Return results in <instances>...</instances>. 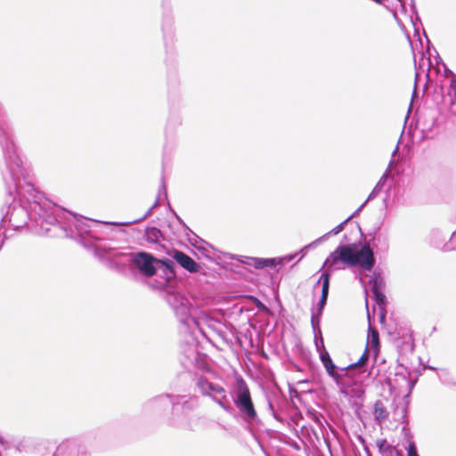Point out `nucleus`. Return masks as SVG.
<instances>
[{
    "instance_id": "nucleus-1",
    "label": "nucleus",
    "mask_w": 456,
    "mask_h": 456,
    "mask_svg": "<svg viewBox=\"0 0 456 456\" xmlns=\"http://www.w3.org/2000/svg\"><path fill=\"white\" fill-rule=\"evenodd\" d=\"M0 147L5 163L2 176L12 200H6V205L2 208L0 229L8 224L14 231L27 226L39 235H48L50 224L56 221L53 212L54 203L35 188L30 167L19 155L12 128L1 103Z\"/></svg>"
},
{
    "instance_id": "nucleus-2",
    "label": "nucleus",
    "mask_w": 456,
    "mask_h": 456,
    "mask_svg": "<svg viewBox=\"0 0 456 456\" xmlns=\"http://www.w3.org/2000/svg\"><path fill=\"white\" fill-rule=\"evenodd\" d=\"M104 248L108 250V254L102 264L107 268L119 273H124L129 268L133 274L148 278L158 275L150 285L160 290L166 302L167 295L178 294L181 291L180 281L175 273L176 265L171 259H159L153 254L143 250L128 252L113 245Z\"/></svg>"
},
{
    "instance_id": "nucleus-3",
    "label": "nucleus",
    "mask_w": 456,
    "mask_h": 456,
    "mask_svg": "<svg viewBox=\"0 0 456 456\" xmlns=\"http://www.w3.org/2000/svg\"><path fill=\"white\" fill-rule=\"evenodd\" d=\"M56 221L50 224L51 237H65L77 240L85 248L91 250L94 256L103 262L108 250L104 248H111L113 241V231H106L102 226L117 225L116 222H99L94 219L86 218L64 208L54 204L53 208Z\"/></svg>"
},
{
    "instance_id": "nucleus-4",
    "label": "nucleus",
    "mask_w": 456,
    "mask_h": 456,
    "mask_svg": "<svg viewBox=\"0 0 456 456\" xmlns=\"http://www.w3.org/2000/svg\"><path fill=\"white\" fill-rule=\"evenodd\" d=\"M167 303L177 321L188 330L196 328L207 338H208V330L220 338L224 337V325L222 322L194 305L182 291L178 294L167 295Z\"/></svg>"
},
{
    "instance_id": "nucleus-5",
    "label": "nucleus",
    "mask_w": 456,
    "mask_h": 456,
    "mask_svg": "<svg viewBox=\"0 0 456 456\" xmlns=\"http://www.w3.org/2000/svg\"><path fill=\"white\" fill-rule=\"evenodd\" d=\"M359 243L353 242L338 245L325 259L319 272L341 270L346 267H359L370 272L376 264V257L370 244H362L358 248Z\"/></svg>"
},
{
    "instance_id": "nucleus-6",
    "label": "nucleus",
    "mask_w": 456,
    "mask_h": 456,
    "mask_svg": "<svg viewBox=\"0 0 456 456\" xmlns=\"http://www.w3.org/2000/svg\"><path fill=\"white\" fill-rule=\"evenodd\" d=\"M188 404L187 395L165 393L147 400L142 404V411L161 415L170 409L171 414L167 422L170 426L178 427L184 418L183 410L188 407Z\"/></svg>"
},
{
    "instance_id": "nucleus-7",
    "label": "nucleus",
    "mask_w": 456,
    "mask_h": 456,
    "mask_svg": "<svg viewBox=\"0 0 456 456\" xmlns=\"http://www.w3.org/2000/svg\"><path fill=\"white\" fill-rule=\"evenodd\" d=\"M230 395L243 422L248 426H255L260 423L249 387L241 375L238 374L235 376V386L230 391Z\"/></svg>"
},
{
    "instance_id": "nucleus-8",
    "label": "nucleus",
    "mask_w": 456,
    "mask_h": 456,
    "mask_svg": "<svg viewBox=\"0 0 456 456\" xmlns=\"http://www.w3.org/2000/svg\"><path fill=\"white\" fill-rule=\"evenodd\" d=\"M192 381L193 389L196 394L202 397L209 398L225 412L231 415L235 413V408L232 405L228 393L222 385L210 381L204 375H195Z\"/></svg>"
},
{
    "instance_id": "nucleus-9",
    "label": "nucleus",
    "mask_w": 456,
    "mask_h": 456,
    "mask_svg": "<svg viewBox=\"0 0 456 456\" xmlns=\"http://www.w3.org/2000/svg\"><path fill=\"white\" fill-rule=\"evenodd\" d=\"M319 358L322 363L327 374L330 377L336 385L339 387V392L343 395H348V387H351V379L348 378V367H339L336 365L328 351L320 352Z\"/></svg>"
},
{
    "instance_id": "nucleus-10",
    "label": "nucleus",
    "mask_w": 456,
    "mask_h": 456,
    "mask_svg": "<svg viewBox=\"0 0 456 456\" xmlns=\"http://www.w3.org/2000/svg\"><path fill=\"white\" fill-rule=\"evenodd\" d=\"M319 358L322 363L327 374L330 377L336 385L339 387V392L343 395H348V387H351V379L348 378V367H339L336 365L328 351L320 352Z\"/></svg>"
},
{
    "instance_id": "nucleus-11",
    "label": "nucleus",
    "mask_w": 456,
    "mask_h": 456,
    "mask_svg": "<svg viewBox=\"0 0 456 456\" xmlns=\"http://www.w3.org/2000/svg\"><path fill=\"white\" fill-rule=\"evenodd\" d=\"M387 332L395 339V346L399 354L397 362L407 353H413L415 345L412 330L410 328H397L395 326L394 330L388 329Z\"/></svg>"
},
{
    "instance_id": "nucleus-12",
    "label": "nucleus",
    "mask_w": 456,
    "mask_h": 456,
    "mask_svg": "<svg viewBox=\"0 0 456 456\" xmlns=\"http://www.w3.org/2000/svg\"><path fill=\"white\" fill-rule=\"evenodd\" d=\"M370 289L374 302L379 308V322L384 324L387 318V297L383 292V279L379 273H373L372 277L369 280Z\"/></svg>"
},
{
    "instance_id": "nucleus-13",
    "label": "nucleus",
    "mask_w": 456,
    "mask_h": 456,
    "mask_svg": "<svg viewBox=\"0 0 456 456\" xmlns=\"http://www.w3.org/2000/svg\"><path fill=\"white\" fill-rule=\"evenodd\" d=\"M447 235H444L440 229H433L428 236L429 244L443 251H452L456 249V232H453L447 242L445 240Z\"/></svg>"
},
{
    "instance_id": "nucleus-14",
    "label": "nucleus",
    "mask_w": 456,
    "mask_h": 456,
    "mask_svg": "<svg viewBox=\"0 0 456 456\" xmlns=\"http://www.w3.org/2000/svg\"><path fill=\"white\" fill-rule=\"evenodd\" d=\"M416 379H412L410 377H406V373H404L403 371H396L395 373V379L387 377L384 379V384H386L388 387L391 392L395 390L396 387H401L403 386V384H405L408 388V394L404 395V398H408L410 396L411 391L413 390L416 385Z\"/></svg>"
},
{
    "instance_id": "nucleus-15",
    "label": "nucleus",
    "mask_w": 456,
    "mask_h": 456,
    "mask_svg": "<svg viewBox=\"0 0 456 456\" xmlns=\"http://www.w3.org/2000/svg\"><path fill=\"white\" fill-rule=\"evenodd\" d=\"M171 256L173 262L177 263L181 267L191 273L200 271V265L193 260L189 255L179 249H174Z\"/></svg>"
},
{
    "instance_id": "nucleus-16",
    "label": "nucleus",
    "mask_w": 456,
    "mask_h": 456,
    "mask_svg": "<svg viewBox=\"0 0 456 456\" xmlns=\"http://www.w3.org/2000/svg\"><path fill=\"white\" fill-rule=\"evenodd\" d=\"M265 397L267 401L268 409L271 411L273 417L280 422L285 421V418L281 411V408L282 405L287 403L286 398L282 397L281 395L276 393L266 395Z\"/></svg>"
},
{
    "instance_id": "nucleus-17",
    "label": "nucleus",
    "mask_w": 456,
    "mask_h": 456,
    "mask_svg": "<svg viewBox=\"0 0 456 456\" xmlns=\"http://www.w3.org/2000/svg\"><path fill=\"white\" fill-rule=\"evenodd\" d=\"M370 356L367 354V350L365 349L364 353L362 354V356L359 358V360L355 362H353L346 367H348V379L352 380V376H357L362 375L365 372H367V364L369 362Z\"/></svg>"
},
{
    "instance_id": "nucleus-18",
    "label": "nucleus",
    "mask_w": 456,
    "mask_h": 456,
    "mask_svg": "<svg viewBox=\"0 0 456 456\" xmlns=\"http://www.w3.org/2000/svg\"><path fill=\"white\" fill-rule=\"evenodd\" d=\"M173 19L170 15L165 13L162 18V32L163 40L166 47L168 45V42L173 40Z\"/></svg>"
},
{
    "instance_id": "nucleus-19",
    "label": "nucleus",
    "mask_w": 456,
    "mask_h": 456,
    "mask_svg": "<svg viewBox=\"0 0 456 456\" xmlns=\"http://www.w3.org/2000/svg\"><path fill=\"white\" fill-rule=\"evenodd\" d=\"M143 238L149 243L158 244L162 247L160 240H164V235L162 232L155 226L146 227Z\"/></svg>"
},
{
    "instance_id": "nucleus-20",
    "label": "nucleus",
    "mask_w": 456,
    "mask_h": 456,
    "mask_svg": "<svg viewBox=\"0 0 456 456\" xmlns=\"http://www.w3.org/2000/svg\"><path fill=\"white\" fill-rule=\"evenodd\" d=\"M370 346L374 354H377L380 349L379 333L377 329L372 328L370 325L368 327L367 334V346Z\"/></svg>"
},
{
    "instance_id": "nucleus-21",
    "label": "nucleus",
    "mask_w": 456,
    "mask_h": 456,
    "mask_svg": "<svg viewBox=\"0 0 456 456\" xmlns=\"http://www.w3.org/2000/svg\"><path fill=\"white\" fill-rule=\"evenodd\" d=\"M331 273L330 271H322L321 276L318 281L314 284V288H316L320 283L322 284L321 297L325 299H328L329 292H330V284Z\"/></svg>"
},
{
    "instance_id": "nucleus-22",
    "label": "nucleus",
    "mask_w": 456,
    "mask_h": 456,
    "mask_svg": "<svg viewBox=\"0 0 456 456\" xmlns=\"http://www.w3.org/2000/svg\"><path fill=\"white\" fill-rule=\"evenodd\" d=\"M373 415L375 420L382 422L388 417V412L381 400H377L373 405Z\"/></svg>"
},
{
    "instance_id": "nucleus-23",
    "label": "nucleus",
    "mask_w": 456,
    "mask_h": 456,
    "mask_svg": "<svg viewBox=\"0 0 456 456\" xmlns=\"http://www.w3.org/2000/svg\"><path fill=\"white\" fill-rule=\"evenodd\" d=\"M387 177V172L386 171L380 177L379 182L376 183L372 191L370 192L369 196L366 199V202L374 200L379 195V193L382 191L384 185L386 184Z\"/></svg>"
},
{
    "instance_id": "nucleus-24",
    "label": "nucleus",
    "mask_w": 456,
    "mask_h": 456,
    "mask_svg": "<svg viewBox=\"0 0 456 456\" xmlns=\"http://www.w3.org/2000/svg\"><path fill=\"white\" fill-rule=\"evenodd\" d=\"M192 354H193L195 365L199 369H200L202 370H206V371H210L209 366L206 361L207 355L205 354H200L199 352L193 350Z\"/></svg>"
},
{
    "instance_id": "nucleus-25",
    "label": "nucleus",
    "mask_w": 456,
    "mask_h": 456,
    "mask_svg": "<svg viewBox=\"0 0 456 456\" xmlns=\"http://www.w3.org/2000/svg\"><path fill=\"white\" fill-rule=\"evenodd\" d=\"M256 261V269H263L265 267H276L279 263L277 258H262L259 257Z\"/></svg>"
},
{
    "instance_id": "nucleus-26",
    "label": "nucleus",
    "mask_w": 456,
    "mask_h": 456,
    "mask_svg": "<svg viewBox=\"0 0 456 456\" xmlns=\"http://www.w3.org/2000/svg\"><path fill=\"white\" fill-rule=\"evenodd\" d=\"M405 438L407 439L408 444L406 446L407 456H419L415 442L411 439L410 432L405 433Z\"/></svg>"
},
{
    "instance_id": "nucleus-27",
    "label": "nucleus",
    "mask_w": 456,
    "mask_h": 456,
    "mask_svg": "<svg viewBox=\"0 0 456 456\" xmlns=\"http://www.w3.org/2000/svg\"><path fill=\"white\" fill-rule=\"evenodd\" d=\"M327 300L323 297H320L315 307L311 309V316L322 318L323 310L327 305Z\"/></svg>"
},
{
    "instance_id": "nucleus-28",
    "label": "nucleus",
    "mask_w": 456,
    "mask_h": 456,
    "mask_svg": "<svg viewBox=\"0 0 456 456\" xmlns=\"http://www.w3.org/2000/svg\"><path fill=\"white\" fill-rule=\"evenodd\" d=\"M311 325L313 329V332L314 335V339L322 337V330H321V318L311 316Z\"/></svg>"
},
{
    "instance_id": "nucleus-29",
    "label": "nucleus",
    "mask_w": 456,
    "mask_h": 456,
    "mask_svg": "<svg viewBox=\"0 0 456 456\" xmlns=\"http://www.w3.org/2000/svg\"><path fill=\"white\" fill-rule=\"evenodd\" d=\"M173 216L175 217V219L177 220V222L184 228V230L187 232V235L189 233L192 234L193 237H194V240L195 241H202L204 242V240L202 239H200L196 233H194L189 227L188 225L184 223V221L177 215V213L175 211H173Z\"/></svg>"
},
{
    "instance_id": "nucleus-30",
    "label": "nucleus",
    "mask_w": 456,
    "mask_h": 456,
    "mask_svg": "<svg viewBox=\"0 0 456 456\" xmlns=\"http://www.w3.org/2000/svg\"><path fill=\"white\" fill-rule=\"evenodd\" d=\"M377 447L380 453L389 452L394 449V446L389 444L386 438L379 439L377 441Z\"/></svg>"
},
{
    "instance_id": "nucleus-31",
    "label": "nucleus",
    "mask_w": 456,
    "mask_h": 456,
    "mask_svg": "<svg viewBox=\"0 0 456 456\" xmlns=\"http://www.w3.org/2000/svg\"><path fill=\"white\" fill-rule=\"evenodd\" d=\"M354 377L352 376L351 387H348V396H355L356 398H362L364 395V390L361 387H353L354 385ZM347 397V395H346Z\"/></svg>"
},
{
    "instance_id": "nucleus-32",
    "label": "nucleus",
    "mask_w": 456,
    "mask_h": 456,
    "mask_svg": "<svg viewBox=\"0 0 456 456\" xmlns=\"http://www.w3.org/2000/svg\"><path fill=\"white\" fill-rule=\"evenodd\" d=\"M414 66H415V84H417V80L419 79L420 73L425 71V63L417 62L414 59ZM417 85H414V90L412 93V97H414L416 94Z\"/></svg>"
},
{
    "instance_id": "nucleus-33",
    "label": "nucleus",
    "mask_w": 456,
    "mask_h": 456,
    "mask_svg": "<svg viewBox=\"0 0 456 456\" xmlns=\"http://www.w3.org/2000/svg\"><path fill=\"white\" fill-rule=\"evenodd\" d=\"M259 257L238 256L237 259L243 265L253 266L256 269V261Z\"/></svg>"
},
{
    "instance_id": "nucleus-34",
    "label": "nucleus",
    "mask_w": 456,
    "mask_h": 456,
    "mask_svg": "<svg viewBox=\"0 0 456 456\" xmlns=\"http://www.w3.org/2000/svg\"><path fill=\"white\" fill-rule=\"evenodd\" d=\"M153 208L151 207L146 212L144 215H142L141 217H138L136 219H134L132 221H129V222H124V223H118V226L119 225H130L132 224H135V223H139L144 219H146L149 216L151 215L152 211H153Z\"/></svg>"
},
{
    "instance_id": "nucleus-35",
    "label": "nucleus",
    "mask_w": 456,
    "mask_h": 456,
    "mask_svg": "<svg viewBox=\"0 0 456 456\" xmlns=\"http://www.w3.org/2000/svg\"><path fill=\"white\" fill-rule=\"evenodd\" d=\"M153 208L151 207L146 212L144 215H142L141 217H138L136 219H134L132 221H129V222H124V223H118V226L119 225H130L132 224H135V223H139L144 219H146L149 216L151 215L152 211H153Z\"/></svg>"
},
{
    "instance_id": "nucleus-36",
    "label": "nucleus",
    "mask_w": 456,
    "mask_h": 456,
    "mask_svg": "<svg viewBox=\"0 0 456 456\" xmlns=\"http://www.w3.org/2000/svg\"><path fill=\"white\" fill-rule=\"evenodd\" d=\"M14 439L13 437L5 438L1 433H0V446L7 451L10 450L13 446Z\"/></svg>"
},
{
    "instance_id": "nucleus-37",
    "label": "nucleus",
    "mask_w": 456,
    "mask_h": 456,
    "mask_svg": "<svg viewBox=\"0 0 456 456\" xmlns=\"http://www.w3.org/2000/svg\"><path fill=\"white\" fill-rule=\"evenodd\" d=\"M349 222V218H346L345 219L342 223H340L339 224H338L336 227H334L333 229H331L330 231V233L331 235H337L340 232H342L345 228V225Z\"/></svg>"
},
{
    "instance_id": "nucleus-38",
    "label": "nucleus",
    "mask_w": 456,
    "mask_h": 456,
    "mask_svg": "<svg viewBox=\"0 0 456 456\" xmlns=\"http://www.w3.org/2000/svg\"><path fill=\"white\" fill-rule=\"evenodd\" d=\"M296 256L297 254H288L286 256L277 258L279 265L283 266L286 263L291 262Z\"/></svg>"
},
{
    "instance_id": "nucleus-39",
    "label": "nucleus",
    "mask_w": 456,
    "mask_h": 456,
    "mask_svg": "<svg viewBox=\"0 0 456 456\" xmlns=\"http://www.w3.org/2000/svg\"><path fill=\"white\" fill-rule=\"evenodd\" d=\"M314 345L316 347L317 352L320 354V352L327 351L324 346V339L323 337H319L314 339Z\"/></svg>"
},
{
    "instance_id": "nucleus-40",
    "label": "nucleus",
    "mask_w": 456,
    "mask_h": 456,
    "mask_svg": "<svg viewBox=\"0 0 456 456\" xmlns=\"http://www.w3.org/2000/svg\"><path fill=\"white\" fill-rule=\"evenodd\" d=\"M161 193L165 196L166 200H167V185L165 183L164 176L161 177V183L159 188V195L160 197Z\"/></svg>"
},
{
    "instance_id": "nucleus-41",
    "label": "nucleus",
    "mask_w": 456,
    "mask_h": 456,
    "mask_svg": "<svg viewBox=\"0 0 456 456\" xmlns=\"http://www.w3.org/2000/svg\"><path fill=\"white\" fill-rule=\"evenodd\" d=\"M4 231L3 234H0V250L4 245L6 240H8L12 235L8 234V230L6 228H3Z\"/></svg>"
},
{
    "instance_id": "nucleus-42",
    "label": "nucleus",
    "mask_w": 456,
    "mask_h": 456,
    "mask_svg": "<svg viewBox=\"0 0 456 456\" xmlns=\"http://www.w3.org/2000/svg\"><path fill=\"white\" fill-rule=\"evenodd\" d=\"M75 442L73 441H68L66 443H62L57 447L56 453H62L66 448H68L70 445H73Z\"/></svg>"
},
{
    "instance_id": "nucleus-43",
    "label": "nucleus",
    "mask_w": 456,
    "mask_h": 456,
    "mask_svg": "<svg viewBox=\"0 0 456 456\" xmlns=\"http://www.w3.org/2000/svg\"><path fill=\"white\" fill-rule=\"evenodd\" d=\"M448 72H450L452 75L450 86L453 90L454 96L456 98V75L453 74V72L452 70H450V69L448 70Z\"/></svg>"
},
{
    "instance_id": "nucleus-44",
    "label": "nucleus",
    "mask_w": 456,
    "mask_h": 456,
    "mask_svg": "<svg viewBox=\"0 0 456 456\" xmlns=\"http://www.w3.org/2000/svg\"><path fill=\"white\" fill-rule=\"evenodd\" d=\"M310 249V246H304L297 254V255H301L299 259L297 260V262H299L306 254H307V251Z\"/></svg>"
},
{
    "instance_id": "nucleus-45",
    "label": "nucleus",
    "mask_w": 456,
    "mask_h": 456,
    "mask_svg": "<svg viewBox=\"0 0 456 456\" xmlns=\"http://www.w3.org/2000/svg\"><path fill=\"white\" fill-rule=\"evenodd\" d=\"M379 225L375 227L371 232H369L368 235L370 236V243L373 242L376 240L377 232L379 230Z\"/></svg>"
},
{
    "instance_id": "nucleus-46",
    "label": "nucleus",
    "mask_w": 456,
    "mask_h": 456,
    "mask_svg": "<svg viewBox=\"0 0 456 456\" xmlns=\"http://www.w3.org/2000/svg\"><path fill=\"white\" fill-rule=\"evenodd\" d=\"M368 202H366V200L353 213L351 214L347 218H349V220L354 216H356L357 215H359V213L362 210V208L366 206Z\"/></svg>"
},
{
    "instance_id": "nucleus-47",
    "label": "nucleus",
    "mask_w": 456,
    "mask_h": 456,
    "mask_svg": "<svg viewBox=\"0 0 456 456\" xmlns=\"http://www.w3.org/2000/svg\"><path fill=\"white\" fill-rule=\"evenodd\" d=\"M190 241H191V245H192L193 247H195L199 251H200V252H201V253H202L206 257L209 258V256L207 255V252H208V249H207V248H203V247H198V246H196V245H195V243H194V242H192L191 240H190Z\"/></svg>"
},
{
    "instance_id": "nucleus-48",
    "label": "nucleus",
    "mask_w": 456,
    "mask_h": 456,
    "mask_svg": "<svg viewBox=\"0 0 456 456\" xmlns=\"http://www.w3.org/2000/svg\"><path fill=\"white\" fill-rule=\"evenodd\" d=\"M390 453V456H403V453L401 450H398L396 449L395 446H394V449H392L391 452H389Z\"/></svg>"
},
{
    "instance_id": "nucleus-49",
    "label": "nucleus",
    "mask_w": 456,
    "mask_h": 456,
    "mask_svg": "<svg viewBox=\"0 0 456 456\" xmlns=\"http://www.w3.org/2000/svg\"><path fill=\"white\" fill-rule=\"evenodd\" d=\"M330 236H331V234L329 232L323 234L322 236H321L320 238H318L316 240H317V241L319 243H321V242L325 241L326 240H328Z\"/></svg>"
},
{
    "instance_id": "nucleus-50",
    "label": "nucleus",
    "mask_w": 456,
    "mask_h": 456,
    "mask_svg": "<svg viewBox=\"0 0 456 456\" xmlns=\"http://www.w3.org/2000/svg\"><path fill=\"white\" fill-rule=\"evenodd\" d=\"M172 124H173V118H169L167 121V127H169ZM177 124H180V119H179V118L176 117L174 118V125H177Z\"/></svg>"
},
{
    "instance_id": "nucleus-51",
    "label": "nucleus",
    "mask_w": 456,
    "mask_h": 456,
    "mask_svg": "<svg viewBox=\"0 0 456 456\" xmlns=\"http://www.w3.org/2000/svg\"><path fill=\"white\" fill-rule=\"evenodd\" d=\"M411 9L413 13H416L417 14V8H416V5H415V2L414 0H411Z\"/></svg>"
},
{
    "instance_id": "nucleus-52",
    "label": "nucleus",
    "mask_w": 456,
    "mask_h": 456,
    "mask_svg": "<svg viewBox=\"0 0 456 456\" xmlns=\"http://www.w3.org/2000/svg\"><path fill=\"white\" fill-rule=\"evenodd\" d=\"M254 299L256 300V305L259 307V308H263L265 307V305L257 298V297H254Z\"/></svg>"
},
{
    "instance_id": "nucleus-53",
    "label": "nucleus",
    "mask_w": 456,
    "mask_h": 456,
    "mask_svg": "<svg viewBox=\"0 0 456 456\" xmlns=\"http://www.w3.org/2000/svg\"><path fill=\"white\" fill-rule=\"evenodd\" d=\"M319 244V242L317 241V240L312 241L311 243L307 244L306 246H310V248H313L314 247H316L317 245Z\"/></svg>"
},
{
    "instance_id": "nucleus-54",
    "label": "nucleus",
    "mask_w": 456,
    "mask_h": 456,
    "mask_svg": "<svg viewBox=\"0 0 456 456\" xmlns=\"http://www.w3.org/2000/svg\"><path fill=\"white\" fill-rule=\"evenodd\" d=\"M159 200H160V198H159V196H158V197H157V199H156V200H155V202H154V204L151 206L153 208H155L156 207H158V206H159Z\"/></svg>"
},
{
    "instance_id": "nucleus-55",
    "label": "nucleus",
    "mask_w": 456,
    "mask_h": 456,
    "mask_svg": "<svg viewBox=\"0 0 456 456\" xmlns=\"http://www.w3.org/2000/svg\"><path fill=\"white\" fill-rule=\"evenodd\" d=\"M423 369H424V370H426V369H428V370H436V368H435L434 366H431V365H425Z\"/></svg>"
},
{
    "instance_id": "nucleus-56",
    "label": "nucleus",
    "mask_w": 456,
    "mask_h": 456,
    "mask_svg": "<svg viewBox=\"0 0 456 456\" xmlns=\"http://www.w3.org/2000/svg\"><path fill=\"white\" fill-rule=\"evenodd\" d=\"M399 365H400V367H401V368H403V369L406 371V373L410 376V374H411V373H410V371H408V370H407V369L403 366V363H400Z\"/></svg>"
},
{
    "instance_id": "nucleus-57",
    "label": "nucleus",
    "mask_w": 456,
    "mask_h": 456,
    "mask_svg": "<svg viewBox=\"0 0 456 456\" xmlns=\"http://www.w3.org/2000/svg\"><path fill=\"white\" fill-rule=\"evenodd\" d=\"M357 227H358V230H359V232H360L361 236L362 237L363 236V232H362V228H361L359 224H357Z\"/></svg>"
},
{
    "instance_id": "nucleus-58",
    "label": "nucleus",
    "mask_w": 456,
    "mask_h": 456,
    "mask_svg": "<svg viewBox=\"0 0 456 456\" xmlns=\"http://www.w3.org/2000/svg\"><path fill=\"white\" fill-rule=\"evenodd\" d=\"M428 65L430 64V61H429V58H428ZM429 75V67L428 68V70H427V73H426V76L428 77Z\"/></svg>"
},
{
    "instance_id": "nucleus-59",
    "label": "nucleus",
    "mask_w": 456,
    "mask_h": 456,
    "mask_svg": "<svg viewBox=\"0 0 456 456\" xmlns=\"http://www.w3.org/2000/svg\"><path fill=\"white\" fill-rule=\"evenodd\" d=\"M360 282L362 284V286H365V282L362 277H359Z\"/></svg>"
},
{
    "instance_id": "nucleus-60",
    "label": "nucleus",
    "mask_w": 456,
    "mask_h": 456,
    "mask_svg": "<svg viewBox=\"0 0 456 456\" xmlns=\"http://www.w3.org/2000/svg\"><path fill=\"white\" fill-rule=\"evenodd\" d=\"M168 208H169L170 212L173 214V211H175V210L172 208V207L170 206L169 203H168Z\"/></svg>"
},
{
    "instance_id": "nucleus-61",
    "label": "nucleus",
    "mask_w": 456,
    "mask_h": 456,
    "mask_svg": "<svg viewBox=\"0 0 456 456\" xmlns=\"http://www.w3.org/2000/svg\"><path fill=\"white\" fill-rule=\"evenodd\" d=\"M424 53L421 54V58H420V61H424Z\"/></svg>"
},
{
    "instance_id": "nucleus-62",
    "label": "nucleus",
    "mask_w": 456,
    "mask_h": 456,
    "mask_svg": "<svg viewBox=\"0 0 456 456\" xmlns=\"http://www.w3.org/2000/svg\"><path fill=\"white\" fill-rule=\"evenodd\" d=\"M397 151V147L394 150L393 155Z\"/></svg>"
},
{
    "instance_id": "nucleus-63",
    "label": "nucleus",
    "mask_w": 456,
    "mask_h": 456,
    "mask_svg": "<svg viewBox=\"0 0 456 456\" xmlns=\"http://www.w3.org/2000/svg\"><path fill=\"white\" fill-rule=\"evenodd\" d=\"M365 303H366V307L368 308V300L367 299L365 300Z\"/></svg>"
},
{
    "instance_id": "nucleus-64",
    "label": "nucleus",
    "mask_w": 456,
    "mask_h": 456,
    "mask_svg": "<svg viewBox=\"0 0 456 456\" xmlns=\"http://www.w3.org/2000/svg\"><path fill=\"white\" fill-rule=\"evenodd\" d=\"M367 316H368V319L370 320V314H369V312L367 313Z\"/></svg>"
}]
</instances>
